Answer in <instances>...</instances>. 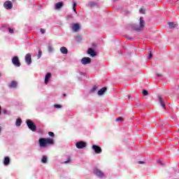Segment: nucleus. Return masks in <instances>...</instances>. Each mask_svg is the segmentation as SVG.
Instances as JSON below:
<instances>
[{"label": "nucleus", "mask_w": 179, "mask_h": 179, "mask_svg": "<svg viewBox=\"0 0 179 179\" xmlns=\"http://www.w3.org/2000/svg\"><path fill=\"white\" fill-rule=\"evenodd\" d=\"M73 10L76 13H77V12H76V3L75 2H73Z\"/></svg>", "instance_id": "nucleus-26"}, {"label": "nucleus", "mask_w": 179, "mask_h": 179, "mask_svg": "<svg viewBox=\"0 0 179 179\" xmlns=\"http://www.w3.org/2000/svg\"><path fill=\"white\" fill-rule=\"evenodd\" d=\"M143 96H148V94H149V92H148V90H143Z\"/></svg>", "instance_id": "nucleus-28"}, {"label": "nucleus", "mask_w": 179, "mask_h": 179, "mask_svg": "<svg viewBox=\"0 0 179 179\" xmlns=\"http://www.w3.org/2000/svg\"><path fill=\"white\" fill-rule=\"evenodd\" d=\"M3 6L5 9H12L13 8V4H12V1H7L4 3Z\"/></svg>", "instance_id": "nucleus-8"}, {"label": "nucleus", "mask_w": 179, "mask_h": 179, "mask_svg": "<svg viewBox=\"0 0 179 179\" xmlns=\"http://www.w3.org/2000/svg\"><path fill=\"white\" fill-rule=\"evenodd\" d=\"M96 90H97V86L94 85L91 90L90 92L92 93H94V92H96Z\"/></svg>", "instance_id": "nucleus-23"}, {"label": "nucleus", "mask_w": 179, "mask_h": 179, "mask_svg": "<svg viewBox=\"0 0 179 179\" xmlns=\"http://www.w3.org/2000/svg\"><path fill=\"white\" fill-rule=\"evenodd\" d=\"M76 146L78 149H83V148L87 146V144L84 141H79L76 144Z\"/></svg>", "instance_id": "nucleus-5"}, {"label": "nucleus", "mask_w": 179, "mask_h": 179, "mask_svg": "<svg viewBox=\"0 0 179 179\" xmlns=\"http://www.w3.org/2000/svg\"><path fill=\"white\" fill-rule=\"evenodd\" d=\"M145 24L146 23L145 22V20L143 19V17H141L139 20V26H134L133 27V29L136 31H142Z\"/></svg>", "instance_id": "nucleus-2"}, {"label": "nucleus", "mask_w": 179, "mask_h": 179, "mask_svg": "<svg viewBox=\"0 0 179 179\" xmlns=\"http://www.w3.org/2000/svg\"><path fill=\"white\" fill-rule=\"evenodd\" d=\"M157 76H162V74H157Z\"/></svg>", "instance_id": "nucleus-41"}, {"label": "nucleus", "mask_w": 179, "mask_h": 179, "mask_svg": "<svg viewBox=\"0 0 179 179\" xmlns=\"http://www.w3.org/2000/svg\"><path fill=\"white\" fill-rule=\"evenodd\" d=\"M152 57H153V55H152V52H150V55H149L148 59H150V58H152Z\"/></svg>", "instance_id": "nucleus-36"}, {"label": "nucleus", "mask_w": 179, "mask_h": 179, "mask_svg": "<svg viewBox=\"0 0 179 179\" xmlns=\"http://www.w3.org/2000/svg\"><path fill=\"white\" fill-rule=\"evenodd\" d=\"M47 159H48L47 156H43L41 159L42 163H47Z\"/></svg>", "instance_id": "nucleus-24"}, {"label": "nucleus", "mask_w": 179, "mask_h": 179, "mask_svg": "<svg viewBox=\"0 0 179 179\" xmlns=\"http://www.w3.org/2000/svg\"><path fill=\"white\" fill-rule=\"evenodd\" d=\"M158 99L162 108H164L166 107V104L164 103V99L162 96H158Z\"/></svg>", "instance_id": "nucleus-16"}, {"label": "nucleus", "mask_w": 179, "mask_h": 179, "mask_svg": "<svg viewBox=\"0 0 179 179\" xmlns=\"http://www.w3.org/2000/svg\"><path fill=\"white\" fill-rule=\"evenodd\" d=\"M137 163L138 164H145V162L142 161H138Z\"/></svg>", "instance_id": "nucleus-33"}, {"label": "nucleus", "mask_w": 179, "mask_h": 179, "mask_svg": "<svg viewBox=\"0 0 179 179\" xmlns=\"http://www.w3.org/2000/svg\"><path fill=\"white\" fill-rule=\"evenodd\" d=\"M0 110H1V106H0Z\"/></svg>", "instance_id": "nucleus-45"}, {"label": "nucleus", "mask_w": 179, "mask_h": 179, "mask_svg": "<svg viewBox=\"0 0 179 179\" xmlns=\"http://www.w3.org/2000/svg\"><path fill=\"white\" fill-rule=\"evenodd\" d=\"M87 54H89V55H90V57H96L97 55V53L96 52V51H94V50L92 48H88Z\"/></svg>", "instance_id": "nucleus-11"}, {"label": "nucleus", "mask_w": 179, "mask_h": 179, "mask_svg": "<svg viewBox=\"0 0 179 179\" xmlns=\"http://www.w3.org/2000/svg\"><path fill=\"white\" fill-rule=\"evenodd\" d=\"M51 76H52V74L51 73H46L45 76V84L48 85V82H50V79H51Z\"/></svg>", "instance_id": "nucleus-12"}, {"label": "nucleus", "mask_w": 179, "mask_h": 179, "mask_svg": "<svg viewBox=\"0 0 179 179\" xmlns=\"http://www.w3.org/2000/svg\"><path fill=\"white\" fill-rule=\"evenodd\" d=\"M60 51H61L62 54H68V49H66V48H65V47H62L60 48Z\"/></svg>", "instance_id": "nucleus-20"}, {"label": "nucleus", "mask_w": 179, "mask_h": 179, "mask_svg": "<svg viewBox=\"0 0 179 179\" xmlns=\"http://www.w3.org/2000/svg\"><path fill=\"white\" fill-rule=\"evenodd\" d=\"M159 164H162V161H159Z\"/></svg>", "instance_id": "nucleus-42"}, {"label": "nucleus", "mask_w": 179, "mask_h": 179, "mask_svg": "<svg viewBox=\"0 0 179 179\" xmlns=\"http://www.w3.org/2000/svg\"><path fill=\"white\" fill-rule=\"evenodd\" d=\"M129 39H130V40H134V38H129Z\"/></svg>", "instance_id": "nucleus-43"}, {"label": "nucleus", "mask_w": 179, "mask_h": 179, "mask_svg": "<svg viewBox=\"0 0 179 179\" xmlns=\"http://www.w3.org/2000/svg\"><path fill=\"white\" fill-rule=\"evenodd\" d=\"M168 24L170 29H174L175 27H177L178 26V24L174 22H168Z\"/></svg>", "instance_id": "nucleus-19"}, {"label": "nucleus", "mask_w": 179, "mask_h": 179, "mask_svg": "<svg viewBox=\"0 0 179 179\" xmlns=\"http://www.w3.org/2000/svg\"><path fill=\"white\" fill-rule=\"evenodd\" d=\"M26 124L29 129L32 131V132H36L37 131V126H36V124H34V122H33V121L31 120H27Z\"/></svg>", "instance_id": "nucleus-3"}, {"label": "nucleus", "mask_w": 179, "mask_h": 179, "mask_svg": "<svg viewBox=\"0 0 179 179\" xmlns=\"http://www.w3.org/2000/svg\"><path fill=\"white\" fill-rule=\"evenodd\" d=\"M122 117H117V119H116V121H122Z\"/></svg>", "instance_id": "nucleus-35"}, {"label": "nucleus", "mask_w": 179, "mask_h": 179, "mask_svg": "<svg viewBox=\"0 0 179 179\" xmlns=\"http://www.w3.org/2000/svg\"><path fill=\"white\" fill-rule=\"evenodd\" d=\"M41 32L42 33V34H44L45 33V29H41Z\"/></svg>", "instance_id": "nucleus-34"}, {"label": "nucleus", "mask_w": 179, "mask_h": 179, "mask_svg": "<svg viewBox=\"0 0 179 179\" xmlns=\"http://www.w3.org/2000/svg\"><path fill=\"white\" fill-rule=\"evenodd\" d=\"M94 174H95L96 177H99V178H103V177H105L104 173H103V171L97 168H95L94 169Z\"/></svg>", "instance_id": "nucleus-4"}, {"label": "nucleus", "mask_w": 179, "mask_h": 179, "mask_svg": "<svg viewBox=\"0 0 179 179\" xmlns=\"http://www.w3.org/2000/svg\"><path fill=\"white\" fill-rule=\"evenodd\" d=\"M10 89H16L17 87V82L15 80L11 81L10 84L8 85Z\"/></svg>", "instance_id": "nucleus-13"}, {"label": "nucleus", "mask_w": 179, "mask_h": 179, "mask_svg": "<svg viewBox=\"0 0 179 179\" xmlns=\"http://www.w3.org/2000/svg\"><path fill=\"white\" fill-rule=\"evenodd\" d=\"M139 12H140V13H142L143 15H145L146 13L145 10L143 8H140Z\"/></svg>", "instance_id": "nucleus-25"}, {"label": "nucleus", "mask_w": 179, "mask_h": 179, "mask_svg": "<svg viewBox=\"0 0 179 179\" xmlns=\"http://www.w3.org/2000/svg\"><path fill=\"white\" fill-rule=\"evenodd\" d=\"M2 114V110H0V115Z\"/></svg>", "instance_id": "nucleus-39"}, {"label": "nucleus", "mask_w": 179, "mask_h": 179, "mask_svg": "<svg viewBox=\"0 0 179 179\" xmlns=\"http://www.w3.org/2000/svg\"><path fill=\"white\" fill-rule=\"evenodd\" d=\"M4 166H9L10 164V158L9 157H5L3 161Z\"/></svg>", "instance_id": "nucleus-14"}, {"label": "nucleus", "mask_w": 179, "mask_h": 179, "mask_svg": "<svg viewBox=\"0 0 179 179\" xmlns=\"http://www.w3.org/2000/svg\"><path fill=\"white\" fill-rule=\"evenodd\" d=\"M3 114H8V110H3Z\"/></svg>", "instance_id": "nucleus-37"}, {"label": "nucleus", "mask_w": 179, "mask_h": 179, "mask_svg": "<svg viewBox=\"0 0 179 179\" xmlns=\"http://www.w3.org/2000/svg\"><path fill=\"white\" fill-rule=\"evenodd\" d=\"M80 29V25L79 24H74L72 27L73 31H78Z\"/></svg>", "instance_id": "nucleus-17"}, {"label": "nucleus", "mask_w": 179, "mask_h": 179, "mask_svg": "<svg viewBox=\"0 0 179 179\" xmlns=\"http://www.w3.org/2000/svg\"><path fill=\"white\" fill-rule=\"evenodd\" d=\"M48 135H49V136H51L52 138H54V136H55V134L52 131H49Z\"/></svg>", "instance_id": "nucleus-27"}, {"label": "nucleus", "mask_w": 179, "mask_h": 179, "mask_svg": "<svg viewBox=\"0 0 179 179\" xmlns=\"http://www.w3.org/2000/svg\"><path fill=\"white\" fill-rule=\"evenodd\" d=\"M48 50L49 52H52V47L51 45L48 46Z\"/></svg>", "instance_id": "nucleus-29"}, {"label": "nucleus", "mask_w": 179, "mask_h": 179, "mask_svg": "<svg viewBox=\"0 0 179 179\" xmlns=\"http://www.w3.org/2000/svg\"><path fill=\"white\" fill-rule=\"evenodd\" d=\"M15 125L17 127H20L22 125V119H20V118L17 119Z\"/></svg>", "instance_id": "nucleus-21"}, {"label": "nucleus", "mask_w": 179, "mask_h": 179, "mask_svg": "<svg viewBox=\"0 0 179 179\" xmlns=\"http://www.w3.org/2000/svg\"><path fill=\"white\" fill-rule=\"evenodd\" d=\"M92 149L93 150H94L96 155H100V153L103 152V150H101V148H100V146L99 145H92Z\"/></svg>", "instance_id": "nucleus-6"}, {"label": "nucleus", "mask_w": 179, "mask_h": 179, "mask_svg": "<svg viewBox=\"0 0 179 179\" xmlns=\"http://www.w3.org/2000/svg\"><path fill=\"white\" fill-rule=\"evenodd\" d=\"M25 62L27 65L31 64V55L30 53H28L25 55Z\"/></svg>", "instance_id": "nucleus-9"}, {"label": "nucleus", "mask_w": 179, "mask_h": 179, "mask_svg": "<svg viewBox=\"0 0 179 179\" xmlns=\"http://www.w3.org/2000/svg\"><path fill=\"white\" fill-rule=\"evenodd\" d=\"M41 55H43V52L41 51V50H39L37 55V59H40V58H41Z\"/></svg>", "instance_id": "nucleus-22"}, {"label": "nucleus", "mask_w": 179, "mask_h": 179, "mask_svg": "<svg viewBox=\"0 0 179 179\" xmlns=\"http://www.w3.org/2000/svg\"><path fill=\"white\" fill-rule=\"evenodd\" d=\"M2 130V127H0V134H1V131Z\"/></svg>", "instance_id": "nucleus-40"}, {"label": "nucleus", "mask_w": 179, "mask_h": 179, "mask_svg": "<svg viewBox=\"0 0 179 179\" xmlns=\"http://www.w3.org/2000/svg\"><path fill=\"white\" fill-rule=\"evenodd\" d=\"M128 97H129V100H130L131 98L129 97V96H128Z\"/></svg>", "instance_id": "nucleus-44"}, {"label": "nucleus", "mask_w": 179, "mask_h": 179, "mask_svg": "<svg viewBox=\"0 0 179 179\" xmlns=\"http://www.w3.org/2000/svg\"><path fill=\"white\" fill-rule=\"evenodd\" d=\"M106 92H107V87H103L99 91H98V94H99V96H101L104 93H106Z\"/></svg>", "instance_id": "nucleus-15"}, {"label": "nucleus", "mask_w": 179, "mask_h": 179, "mask_svg": "<svg viewBox=\"0 0 179 179\" xmlns=\"http://www.w3.org/2000/svg\"><path fill=\"white\" fill-rule=\"evenodd\" d=\"M62 6H64V2L63 1L58 2L55 4V9L56 10L61 9Z\"/></svg>", "instance_id": "nucleus-18"}, {"label": "nucleus", "mask_w": 179, "mask_h": 179, "mask_svg": "<svg viewBox=\"0 0 179 179\" xmlns=\"http://www.w3.org/2000/svg\"><path fill=\"white\" fill-rule=\"evenodd\" d=\"M8 31H9V33H10L11 34H13V29H10V28H8Z\"/></svg>", "instance_id": "nucleus-32"}, {"label": "nucleus", "mask_w": 179, "mask_h": 179, "mask_svg": "<svg viewBox=\"0 0 179 179\" xmlns=\"http://www.w3.org/2000/svg\"><path fill=\"white\" fill-rule=\"evenodd\" d=\"M38 143L41 148H47L48 145H54V138H41L38 140Z\"/></svg>", "instance_id": "nucleus-1"}, {"label": "nucleus", "mask_w": 179, "mask_h": 179, "mask_svg": "<svg viewBox=\"0 0 179 179\" xmlns=\"http://www.w3.org/2000/svg\"><path fill=\"white\" fill-rule=\"evenodd\" d=\"M12 62L15 66H20V62L19 61V57H17V56H15L12 59Z\"/></svg>", "instance_id": "nucleus-7"}, {"label": "nucleus", "mask_w": 179, "mask_h": 179, "mask_svg": "<svg viewBox=\"0 0 179 179\" xmlns=\"http://www.w3.org/2000/svg\"><path fill=\"white\" fill-rule=\"evenodd\" d=\"M63 97H66V94H63Z\"/></svg>", "instance_id": "nucleus-38"}, {"label": "nucleus", "mask_w": 179, "mask_h": 179, "mask_svg": "<svg viewBox=\"0 0 179 179\" xmlns=\"http://www.w3.org/2000/svg\"><path fill=\"white\" fill-rule=\"evenodd\" d=\"M54 107L55 108H62V106L61 105L55 104Z\"/></svg>", "instance_id": "nucleus-30"}, {"label": "nucleus", "mask_w": 179, "mask_h": 179, "mask_svg": "<svg viewBox=\"0 0 179 179\" xmlns=\"http://www.w3.org/2000/svg\"><path fill=\"white\" fill-rule=\"evenodd\" d=\"M71 160H72V159H71V157H69L68 160L66 161V162H64V164L71 163Z\"/></svg>", "instance_id": "nucleus-31"}, {"label": "nucleus", "mask_w": 179, "mask_h": 179, "mask_svg": "<svg viewBox=\"0 0 179 179\" xmlns=\"http://www.w3.org/2000/svg\"><path fill=\"white\" fill-rule=\"evenodd\" d=\"M81 62L83 65H87V64H90V62H92V59L90 57H83L81 59Z\"/></svg>", "instance_id": "nucleus-10"}]
</instances>
